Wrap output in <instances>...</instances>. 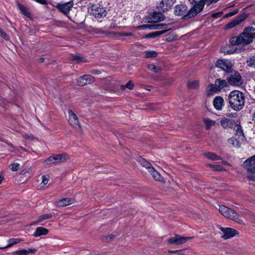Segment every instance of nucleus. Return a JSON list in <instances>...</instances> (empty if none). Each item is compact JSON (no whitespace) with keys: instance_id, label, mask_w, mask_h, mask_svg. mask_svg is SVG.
Masks as SVG:
<instances>
[{"instance_id":"e2e57ef3","label":"nucleus","mask_w":255,"mask_h":255,"mask_svg":"<svg viewBox=\"0 0 255 255\" xmlns=\"http://www.w3.org/2000/svg\"><path fill=\"white\" fill-rule=\"evenodd\" d=\"M40 222H38L37 221H36V222H33L31 224V225H35L36 224H37L38 223H39Z\"/></svg>"},{"instance_id":"338daca9","label":"nucleus","mask_w":255,"mask_h":255,"mask_svg":"<svg viewBox=\"0 0 255 255\" xmlns=\"http://www.w3.org/2000/svg\"><path fill=\"white\" fill-rule=\"evenodd\" d=\"M3 180V177L0 175V184L1 183V181Z\"/></svg>"},{"instance_id":"09e8293b","label":"nucleus","mask_w":255,"mask_h":255,"mask_svg":"<svg viewBox=\"0 0 255 255\" xmlns=\"http://www.w3.org/2000/svg\"><path fill=\"white\" fill-rule=\"evenodd\" d=\"M160 33H150L146 34L144 37L145 38H154L158 36Z\"/></svg>"},{"instance_id":"5701e85b","label":"nucleus","mask_w":255,"mask_h":255,"mask_svg":"<svg viewBox=\"0 0 255 255\" xmlns=\"http://www.w3.org/2000/svg\"><path fill=\"white\" fill-rule=\"evenodd\" d=\"M56 164L64 162L68 159V156L65 153L53 155Z\"/></svg>"},{"instance_id":"bf43d9fd","label":"nucleus","mask_w":255,"mask_h":255,"mask_svg":"<svg viewBox=\"0 0 255 255\" xmlns=\"http://www.w3.org/2000/svg\"><path fill=\"white\" fill-rule=\"evenodd\" d=\"M38 1L41 4H45L46 3V0H38Z\"/></svg>"},{"instance_id":"c756f323","label":"nucleus","mask_w":255,"mask_h":255,"mask_svg":"<svg viewBox=\"0 0 255 255\" xmlns=\"http://www.w3.org/2000/svg\"><path fill=\"white\" fill-rule=\"evenodd\" d=\"M204 155L208 158L212 160H221V157L218 156L214 153L213 152H206L204 153Z\"/></svg>"},{"instance_id":"4468645a","label":"nucleus","mask_w":255,"mask_h":255,"mask_svg":"<svg viewBox=\"0 0 255 255\" xmlns=\"http://www.w3.org/2000/svg\"><path fill=\"white\" fill-rule=\"evenodd\" d=\"M69 122L70 124L72 126L76 129H78L80 128V126L79 124V121L76 115L73 113L72 110H69Z\"/></svg>"},{"instance_id":"13d9d810","label":"nucleus","mask_w":255,"mask_h":255,"mask_svg":"<svg viewBox=\"0 0 255 255\" xmlns=\"http://www.w3.org/2000/svg\"><path fill=\"white\" fill-rule=\"evenodd\" d=\"M32 170L31 169V168H29L27 170H23L22 172H21V174H24L26 172H31Z\"/></svg>"},{"instance_id":"20e7f679","label":"nucleus","mask_w":255,"mask_h":255,"mask_svg":"<svg viewBox=\"0 0 255 255\" xmlns=\"http://www.w3.org/2000/svg\"><path fill=\"white\" fill-rule=\"evenodd\" d=\"M193 4L188 12L184 16V18L188 19L196 15L200 12L204 8L206 0H189Z\"/></svg>"},{"instance_id":"9d476101","label":"nucleus","mask_w":255,"mask_h":255,"mask_svg":"<svg viewBox=\"0 0 255 255\" xmlns=\"http://www.w3.org/2000/svg\"><path fill=\"white\" fill-rule=\"evenodd\" d=\"M192 238V237H185L176 235L174 237L169 239L168 240V243L170 244L181 245L186 243Z\"/></svg>"},{"instance_id":"f03ea898","label":"nucleus","mask_w":255,"mask_h":255,"mask_svg":"<svg viewBox=\"0 0 255 255\" xmlns=\"http://www.w3.org/2000/svg\"><path fill=\"white\" fill-rule=\"evenodd\" d=\"M230 106L235 110H241L245 104V97L243 93L235 90L231 92L229 96Z\"/></svg>"},{"instance_id":"4c0bfd02","label":"nucleus","mask_w":255,"mask_h":255,"mask_svg":"<svg viewBox=\"0 0 255 255\" xmlns=\"http://www.w3.org/2000/svg\"><path fill=\"white\" fill-rule=\"evenodd\" d=\"M41 178L42 182L40 184V186L41 187H43L47 184L49 180V176L48 175H43Z\"/></svg>"},{"instance_id":"e433bc0d","label":"nucleus","mask_w":255,"mask_h":255,"mask_svg":"<svg viewBox=\"0 0 255 255\" xmlns=\"http://www.w3.org/2000/svg\"><path fill=\"white\" fill-rule=\"evenodd\" d=\"M148 68L150 70H151L155 73L160 72L162 70V69L160 67L155 66L153 64L148 65Z\"/></svg>"},{"instance_id":"5fc2aeb1","label":"nucleus","mask_w":255,"mask_h":255,"mask_svg":"<svg viewBox=\"0 0 255 255\" xmlns=\"http://www.w3.org/2000/svg\"><path fill=\"white\" fill-rule=\"evenodd\" d=\"M115 238V236L113 235H108L107 237H106V239L107 241L110 242L113 240Z\"/></svg>"},{"instance_id":"f8f14e48","label":"nucleus","mask_w":255,"mask_h":255,"mask_svg":"<svg viewBox=\"0 0 255 255\" xmlns=\"http://www.w3.org/2000/svg\"><path fill=\"white\" fill-rule=\"evenodd\" d=\"M73 5V2L70 1L64 3H58L56 5V7L63 13L67 14L70 11Z\"/></svg>"},{"instance_id":"6ab92c4d","label":"nucleus","mask_w":255,"mask_h":255,"mask_svg":"<svg viewBox=\"0 0 255 255\" xmlns=\"http://www.w3.org/2000/svg\"><path fill=\"white\" fill-rule=\"evenodd\" d=\"M173 3V0H162L158 7L161 10L164 12L170 9Z\"/></svg>"},{"instance_id":"79ce46f5","label":"nucleus","mask_w":255,"mask_h":255,"mask_svg":"<svg viewBox=\"0 0 255 255\" xmlns=\"http://www.w3.org/2000/svg\"><path fill=\"white\" fill-rule=\"evenodd\" d=\"M44 163L47 165H51L53 164H56V163L55 162V160L54 159L53 155L49 157L47 159H46L44 161Z\"/></svg>"},{"instance_id":"ea45409f","label":"nucleus","mask_w":255,"mask_h":255,"mask_svg":"<svg viewBox=\"0 0 255 255\" xmlns=\"http://www.w3.org/2000/svg\"><path fill=\"white\" fill-rule=\"evenodd\" d=\"M188 86L190 89H196L199 86V82L198 80L190 81L188 83Z\"/></svg>"},{"instance_id":"2eb2a0df","label":"nucleus","mask_w":255,"mask_h":255,"mask_svg":"<svg viewBox=\"0 0 255 255\" xmlns=\"http://www.w3.org/2000/svg\"><path fill=\"white\" fill-rule=\"evenodd\" d=\"M244 166L249 172L255 171V155L247 159L244 163Z\"/></svg>"},{"instance_id":"39448f33","label":"nucleus","mask_w":255,"mask_h":255,"mask_svg":"<svg viewBox=\"0 0 255 255\" xmlns=\"http://www.w3.org/2000/svg\"><path fill=\"white\" fill-rule=\"evenodd\" d=\"M89 11L97 19L105 17L107 14L106 7L99 3L92 4L89 8Z\"/></svg>"},{"instance_id":"8fccbe9b","label":"nucleus","mask_w":255,"mask_h":255,"mask_svg":"<svg viewBox=\"0 0 255 255\" xmlns=\"http://www.w3.org/2000/svg\"><path fill=\"white\" fill-rule=\"evenodd\" d=\"M166 36V39L168 41L173 40L175 38L174 33H169Z\"/></svg>"},{"instance_id":"f704fd0d","label":"nucleus","mask_w":255,"mask_h":255,"mask_svg":"<svg viewBox=\"0 0 255 255\" xmlns=\"http://www.w3.org/2000/svg\"><path fill=\"white\" fill-rule=\"evenodd\" d=\"M144 56L146 58L155 57L157 55L154 51H146L144 52Z\"/></svg>"},{"instance_id":"bb28decb","label":"nucleus","mask_w":255,"mask_h":255,"mask_svg":"<svg viewBox=\"0 0 255 255\" xmlns=\"http://www.w3.org/2000/svg\"><path fill=\"white\" fill-rule=\"evenodd\" d=\"M35 249H29L28 250H21L15 252L14 254L16 255H27L29 253L34 254L36 252Z\"/></svg>"},{"instance_id":"f257e3e1","label":"nucleus","mask_w":255,"mask_h":255,"mask_svg":"<svg viewBox=\"0 0 255 255\" xmlns=\"http://www.w3.org/2000/svg\"><path fill=\"white\" fill-rule=\"evenodd\" d=\"M252 33H241L239 35L232 37L230 40V44L238 47V51H240L244 46L250 44L255 37Z\"/></svg>"},{"instance_id":"b1692460","label":"nucleus","mask_w":255,"mask_h":255,"mask_svg":"<svg viewBox=\"0 0 255 255\" xmlns=\"http://www.w3.org/2000/svg\"><path fill=\"white\" fill-rule=\"evenodd\" d=\"M74 200L72 198H64L56 202V205L59 207H64L73 204Z\"/></svg>"},{"instance_id":"cd10ccee","label":"nucleus","mask_w":255,"mask_h":255,"mask_svg":"<svg viewBox=\"0 0 255 255\" xmlns=\"http://www.w3.org/2000/svg\"><path fill=\"white\" fill-rule=\"evenodd\" d=\"M48 232V230L42 227H38L34 233V236L38 237L41 235H45Z\"/></svg>"},{"instance_id":"052dcab7","label":"nucleus","mask_w":255,"mask_h":255,"mask_svg":"<svg viewBox=\"0 0 255 255\" xmlns=\"http://www.w3.org/2000/svg\"><path fill=\"white\" fill-rule=\"evenodd\" d=\"M110 28H113L115 29L116 30H118V29L117 28H116L115 24L114 23L111 24V25L110 26Z\"/></svg>"},{"instance_id":"49530a36","label":"nucleus","mask_w":255,"mask_h":255,"mask_svg":"<svg viewBox=\"0 0 255 255\" xmlns=\"http://www.w3.org/2000/svg\"><path fill=\"white\" fill-rule=\"evenodd\" d=\"M133 86L134 85L132 82L129 81L125 86L123 85L122 86V89L124 90L125 88H127L130 90H131L133 89Z\"/></svg>"},{"instance_id":"603ef678","label":"nucleus","mask_w":255,"mask_h":255,"mask_svg":"<svg viewBox=\"0 0 255 255\" xmlns=\"http://www.w3.org/2000/svg\"><path fill=\"white\" fill-rule=\"evenodd\" d=\"M255 31V28H254L251 26L247 27L245 28L243 31V32H254Z\"/></svg>"},{"instance_id":"7ed1b4c3","label":"nucleus","mask_w":255,"mask_h":255,"mask_svg":"<svg viewBox=\"0 0 255 255\" xmlns=\"http://www.w3.org/2000/svg\"><path fill=\"white\" fill-rule=\"evenodd\" d=\"M219 211L225 218L233 220L240 224H244V222L240 216L233 209L225 206H220Z\"/></svg>"},{"instance_id":"c03bdc74","label":"nucleus","mask_w":255,"mask_h":255,"mask_svg":"<svg viewBox=\"0 0 255 255\" xmlns=\"http://www.w3.org/2000/svg\"><path fill=\"white\" fill-rule=\"evenodd\" d=\"M239 12V9H235L234 10H233V11H230L226 14H225L224 15V17H231L236 14L238 13V12Z\"/></svg>"},{"instance_id":"dca6fc26","label":"nucleus","mask_w":255,"mask_h":255,"mask_svg":"<svg viewBox=\"0 0 255 255\" xmlns=\"http://www.w3.org/2000/svg\"><path fill=\"white\" fill-rule=\"evenodd\" d=\"M164 19V15L159 12H153L151 15L148 23H157L158 22L162 21Z\"/></svg>"},{"instance_id":"72a5a7b5","label":"nucleus","mask_w":255,"mask_h":255,"mask_svg":"<svg viewBox=\"0 0 255 255\" xmlns=\"http://www.w3.org/2000/svg\"><path fill=\"white\" fill-rule=\"evenodd\" d=\"M139 162L143 166L148 169L149 172H150V170H151V168H153L151 164L144 159H140Z\"/></svg>"},{"instance_id":"de8ad7c7","label":"nucleus","mask_w":255,"mask_h":255,"mask_svg":"<svg viewBox=\"0 0 255 255\" xmlns=\"http://www.w3.org/2000/svg\"><path fill=\"white\" fill-rule=\"evenodd\" d=\"M19 167V164L17 163H14L10 165V169L13 171H17Z\"/></svg>"},{"instance_id":"a211bd4d","label":"nucleus","mask_w":255,"mask_h":255,"mask_svg":"<svg viewBox=\"0 0 255 255\" xmlns=\"http://www.w3.org/2000/svg\"><path fill=\"white\" fill-rule=\"evenodd\" d=\"M189 11H187V7L184 4H180L177 5L175 6L174 8V13L176 15H183V18L186 19L184 18V16Z\"/></svg>"},{"instance_id":"ddd939ff","label":"nucleus","mask_w":255,"mask_h":255,"mask_svg":"<svg viewBox=\"0 0 255 255\" xmlns=\"http://www.w3.org/2000/svg\"><path fill=\"white\" fill-rule=\"evenodd\" d=\"M220 229L224 233L223 237L225 239H229L238 234V232L234 229L223 227H220Z\"/></svg>"},{"instance_id":"473e14b6","label":"nucleus","mask_w":255,"mask_h":255,"mask_svg":"<svg viewBox=\"0 0 255 255\" xmlns=\"http://www.w3.org/2000/svg\"><path fill=\"white\" fill-rule=\"evenodd\" d=\"M204 122L205 124L206 128L208 129L214 126L216 124L215 121L211 120L208 118L204 119Z\"/></svg>"},{"instance_id":"423d86ee","label":"nucleus","mask_w":255,"mask_h":255,"mask_svg":"<svg viewBox=\"0 0 255 255\" xmlns=\"http://www.w3.org/2000/svg\"><path fill=\"white\" fill-rule=\"evenodd\" d=\"M169 26H170V25L165 23H147L139 26L137 28L140 30L162 29L159 32H168L171 29L170 28H168Z\"/></svg>"},{"instance_id":"c85d7f7f","label":"nucleus","mask_w":255,"mask_h":255,"mask_svg":"<svg viewBox=\"0 0 255 255\" xmlns=\"http://www.w3.org/2000/svg\"><path fill=\"white\" fill-rule=\"evenodd\" d=\"M21 240L19 239H11L8 240V244L5 247L0 248V249H4L7 248H10L13 246L14 245H15L16 244L19 243Z\"/></svg>"},{"instance_id":"7c9ffc66","label":"nucleus","mask_w":255,"mask_h":255,"mask_svg":"<svg viewBox=\"0 0 255 255\" xmlns=\"http://www.w3.org/2000/svg\"><path fill=\"white\" fill-rule=\"evenodd\" d=\"M149 172L150 173V174H151V175L155 180L159 181L162 180V176L158 172L155 170L154 168H151V170H150Z\"/></svg>"},{"instance_id":"aec40b11","label":"nucleus","mask_w":255,"mask_h":255,"mask_svg":"<svg viewBox=\"0 0 255 255\" xmlns=\"http://www.w3.org/2000/svg\"><path fill=\"white\" fill-rule=\"evenodd\" d=\"M220 124L224 128L228 129L233 128L234 122L229 118L224 117L220 120Z\"/></svg>"},{"instance_id":"864d4df0","label":"nucleus","mask_w":255,"mask_h":255,"mask_svg":"<svg viewBox=\"0 0 255 255\" xmlns=\"http://www.w3.org/2000/svg\"><path fill=\"white\" fill-rule=\"evenodd\" d=\"M0 36L5 39V40H8L9 38L6 33H0Z\"/></svg>"},{"instance_id":"9b49d317","label":"nucleus","mask_w":255,"mask_h":255,"mask_svg":"<svg viewBox=\"0 0 255 255\" xmlns=\"http://www.w3.org/2000/svg\"><path fill=\"white\" fill-rule=\"evenodd\" d=\"M245 138L244 134L235 135L234 136L229 139L228 142L234 147H239L244 143Z\"/></svg>"},{"instance_id":"58836bf2","label":"nucleus","mask_w":255,"mask_h":255,"mask_svg":"<svg viewBox=\"0 0 255 255\" xmlns=\"http://www.w3.org/2000/svg\"><path fill=\"white\" fill-rule=\"evenodd\" d=\"M248 66L252 68H255V56L251 57L247 60Z\"/></svg>"},{"instance_id":"680f3d73","label":"nucleus","mask_w":255,"mask_h":255,"mask_svg":"<svg viewBox=\"0 0 255 255\" xmlns=\"http://www.w3.org/2000/svg\"><path fill=\"white\" fill-rule=\"evenodd\" d=\"M26 138H29V139H31V138H33V137L31 135H26Z\"/></svg>"},{"instance_id":"6e6552de","label":"nucleus","mask_w":255,"mask_h":255,"mask_svg":"<svg viewBox=\"0 0 255 255\" xmlns=\"http://www.w3.org/2000/svg\"><path fill=\"white\" fill-rule=\"evenodd\" d=\"M216 66L227 72H230L232 71L233 64L229 60H219L216 62Z\"/></svg>"},{"instance_id":"a18cd8bd","label":"nucleus","mask_w":255,"mask_h":255,"mask_svg":"<svg viewBox=\"0 0 255 255\" xmlns=\"http://www.w3.org/2000/svg\"><path fill=\"white\" fill-rule=\"evenodd\" d=\"M51 217H52V216L50 214H45V215H42L39 217L38 222H41L45 220L51 218Z\"/></svg>"},{"instance_id":"c9c22d12","label":"nucleus","mask_w":255,"mask_h":255,"mask_svg":"<svg viewBox=\"0 0 255 255\" xmlns=\"http://www.w3.org/2000/svg\"><path fill=\"white\" fill-rule=\"evenodd\" d=\"M70 59L72 61H76L77 62H86L83 57L77 55H72L70 56Z\"/></svg>"},{"instance_id":"69168bd1","label":"nucleus","mask_w":255,"mask_h":255,"mask_svg":"<svg viewBox=\"0 0 255 255\" xmlns=\"http://www.w3.org/2000/svg\"><path fill=\"white\" fill-rule=\"evenodd\" d=\"M40 62H41V63H44V59L43 58H41L40 59Z\"/></svg>"},{"instance_id":"412c9836","label":"nucleus","mask_w":255,"mask_h":255,"mask_svg":"<svg viewBox=\"0 0 255 255\" xmlns=\"http://www.w3.org/2000/svg\"><path fill=\"white\" fill-rule=\"evenodd\" d=\"M238 47L235 45L230 44V45H227L221 48V50L222 52L226 54H233L238 51Z\"/></svg>"},{"instance_id":"774afa93","label":"nucleus","mask_w":255,"mask_h":255,"mask_svg":"<svg viewBox=\"0 0 255 255\" xmlns=\"http://www.w3.org/2000/svg\"><path fill=\"white\" fill-rule=\"evenodd\" d=\"M253 120L255 122V112H254V114H253Z\"/></svg>"},{"instance_id":"2f4dec72","label":"nucleus","mask_w":255,"mask_h":255,"mask_svg":"<svg viewBox=\"0 0 255 255\" xmlns=\"http://www.w3.org/2000/svg\"><path fill=\"white\" fill-rule=\"evenodd\" d=\"M216 87L215 85L211 84L209 85L207 88V93L208 96L213 95L214 93L218 91L217 89H216Z\"/></svg>"},{"instance_id":"393cba45","label":"nucleus","mask_w":255,"mask_h":255,"mask_svg":"<svg viewBox=\"0 0 255 255\" xmlns=\"http://www.w3.org/2000/svg\"><path fill=\"white\" fill-rule=\"evenodd\" d=\"M224 100L221 97H216L214 100L213 104L217 110H221L224 105Z\"/></svg>"},{"instance_id":"4be33fe9","label":"nucleus","mask_w":255,"mask_h":255,"mask_svg":"<svg viewBox=\"0 0 255 255\" xmlns=\"http://www.w3.org/2000/svg\"><path fill=\"white\" fill-rule=\"evenodd\" d=\"M17 6L20 12L22 14L28 18L31 19L32 18L31 13L29 12L28 9L27 7L20 4L19 3H17Z\"/></svg>"},{"instance_id":"f3484780","label":"nucleus","mask_w":255,"mask_h":255,"mask_svg":"<svg viewBox=\"0 0 255 255\" xmlns=\"http://www.w3.org/2000/svg\"><path fill=\"white\" fill-rule=\"evenodd\" d=\"M94 81V79L89 75H85L80 77L77 80L79 86H83L87 84H91Z\"/></svg>"},{"instance_id":"6e6d98bb","label":"nucleus","mask_w":255,"mask_h":255,"mask_svg":"<svg viewBox=\"0 0 255 255\" xmlns=\"http://www.w3.org/2000/svg\"><path fill=\"white\" fill-rule=\"evenodd\" d=\"M222 14V13H214L212 14V16L213 17L217 18L218 17H220Z\"/></svg>"},{"instance_id":"3c124183","label":"nucleus","mask_w":255,"mask_h":255,"mask_svg":"<svg viewBox=\"0 0 255 255\" xmlns=\"http://www.w3.org/2000/svg\"><path fill=\"white\" fill-rule=\"evenodd\" d=\"M250 173L248 174V178L253 181H255V171L253 172H250Z\"/></svg>"},{"instance_id":"a19ab883","label":"nucleus","mask_w":255,"mask_h":255,"mask_svg":"<svg viewBox=\"0 0 255 255\" xmlns=\"http://www.w3.org/2000/svg\"><path fill=\"white\" fill-rule=\"evenodd\" d=\"M209 166L215 171H222L225 169L219 164H209Z\"/></svg>"},{"instance_id":"a878e982","label":"nucleus","mask_w":255,"mask_h":255,"mask_svg":"<svg viewBox=\"0 0 255 255\" xmlns=\"http://www.w3.org/2000/svg\"><path fill=\"white\" fill-rule=\"evenodd\" d=\"M214 85L216 87V89H217V90L219 91L224 87H226L227 84L225 80L219 79L216 80Z\"/></svg>"},{"instance_id":"0e129e2a","label":"nucleus","mask_w":255,"mask_h":255,"mask_svg":"<svg viewBox=\"0 0 255 255\" xmlns=\"http://www.w3.org/2000/svg\"><path fill=\"white\" fill-rule=\"evenodd\" d=\"M170 252L172 253H178L180 252V251H170Z\"/></svg>"},{"instance_id":"37998d69","label":"nucleus","mask_w":255,"mask_h":255,"mask_svg":"<svg viewBox=\"0 0 255 255\" xmlns=\"http://www.w3.org/2000/svg\"><path fill=\"white\" fill-rule=\"evenodd\" d=\"M234 130L236 132L235 135H240V134H244L243 130L241 129V127L240 125H236L234 127Z\"/></svg>"},{"instance_id":"1a4fd4ad","label":"nucleus","mask_w":255,"mask_h":255,"mask_svg":"<svg viewBox=\"0 0 255 255\" xmlns=\"http://www.w3.org/2000/svg\"><path fill=\"white\" fill-rule=\"evenodd\" d=\"M231 74L228 79V82L230 85L239 86L242 83V78L240 74L236 71H232Z\"/></svg>"},{"instance_id":"0eeeda50","label":"nucleus","mask_w":255,"mask_h":255,"mask_svg":"<svg viewBox=\"0 0 255 255\" xmlns=\"http://www.w3.org/2000/svg\"><path fill=\"white\" fill-rule=\"evenodd\" d=\"M248 17V15L245 13H242L236 17L235 19L228 23L225 26V30H229L235 27L244 21Z\"/></svg>"},{"instance_id":"4d7b16f0","label":"nucleus","mask_w":255,"mask_h":255,"mask_svg":"<svg viewBox=\"0 0 255 255\" xmlns=\"http://www.w3.org/2000/svg\"><path fill=\"white\" fill-rule=\"evenodd\" d=\"M218 0H206V2H207L208 5H210L213 2H216Z\"/></svg>"}]
</instances>
